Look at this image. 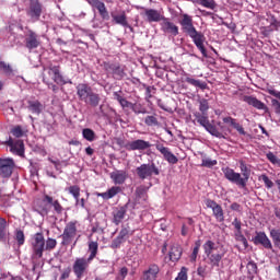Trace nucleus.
Instances as JSON below:
<instances>
[{
	"instance_id": "nucleus-1",
	"label": "nucleus",
	"mask_w": 280,
	"mask_h": 280,
	"mask_svg": "<svg viewBox=\"0 0 280 280\" xmlns=\"http://www.w3.org/2000/svg\"><path fill=\"white\" fill-rule=\"evenodd\" d=\"M179 24L182 26L183 33L192 39L194 44L199 49V51L202 54V56L205 58H207L208 51L205 46L207 38L202 32H199L196 30V27L194 26L192 18L190 15H188L187 13H184L182 15V20L179 21Z\"/></svg>"
},
{
	"instance_id": "nucleus-2",
	"label": "nucleus",
	"mask_w": 280,
	"mask_h": 280,
	"mask_svg": "<svg viewBox=\"0 0 280 280\" xmlns=\"http://www.w3.org/2000/svg\"><path fill=\"white\" fill-rule=\"evenodd\" d=\"M223 176L226 180H229L232 184H235L237 187L245 189L247 187V183L252 175L250 167L244 162L240 161V171L235 172L233 168L226 166L222 168Z\"/></svg>"
},
{
	"instance_id": "nucleus-3",
	"label": "nucleus",
	"mask_w": 280,
	"mask_h": 280,
	"mask_svg": "<svg viewBox=\"0 0 280 280\" xmlns=\"http://www.w3.org/2000/svg\"><path fill=\"white\" fill-rule=\"evenodd\" d=\"M203 250L205 255L208 257V265L212 268H220V264L222 262L223 257L226 255L224 247L218 245L211 240H208L203 244Z\"/></svg>"
},
{
	"instance_id": "nucleus-4",
	"label": "nucleus",
	"mask_w": 280,
	"mask_h": 280,
	"mask_svg": "<svg viewBox=\"0 0 280 280\" xmlns=\"http://www.w3.org/2000/svg\"><path fill=\"white\" fill-rule=\"evenodd\" d=\"M77 94L80 101L92 107H97L102 101L101 95L95 93L93 89L85 83H81L77 86Z\"/></svg>"
},
{
	"instance_id": "nucleus-5",
	"label": "nucleus",
	"mask_w": 280,
	"mask_h": 280,
	"mask_svg": "<svg viewBox=\"0 0 280 280\" xmlns=\"http://www.w3.org/2000/svg\"><path fill=\"white\" fill-rule=\"evenodd\" d=\"M43 82L47 85L51 84L52 82L59 85H65L68 83L65 81V78L60 72V66H49L48 68H44Z\"/></svg>"
},
{
	"instance_id": "nucleus-6",
	"label": "nucleus",
	"mask_w": 280,
	"mask_h": 280,
	"mask_svg": "<svg viewBox=\"0 0 280 280\" xmlns=\"http://www.w3.org/2000/svg\"><path fill=\"white\" fill-rule=\"evenodd\" d=\"M194 116V122L197 121L199 126L206 128V130L209 131L212 137L217 139H225L224 135L221 131H219L214 125L210 124L208 114L196 112Z\"/></svg>"
},
{
	"instance_id": "nucleus-7",
	"label": "nucleus",
	"mask_w": 280,
	"mask_h": 280,
	"mask_svg": "<svg viewBox=\"0 0 280 280\" xmlns=\"http://www.w3.org/2000/svg\"><path fill=\"white\" fill-rule=\"evenodd\" d=\"M116 144L120 148H125L127 151H147L152 148V143L150 141H145L143 139H137L135 141H130L125 144V140L121 138L116 139Z\"/></svg>"
},
{
	"instance_id": "nucleus-8",
	"label": "nucleus",
	"mask_w": 280,
	"mask_h": 280,
	"mask_svg": "<svg viewBox=\"0 0 280 280\" xmlns=\"http://www.w3.org/2000/svg\"><path fill=\"white\" fill-rule=\"evenodd\" d=\"M137 176L142 179H151L152 176L161 175V170L154 162L151 163H143L136 168Z\"/></svg>"
},
{
	"instance_id": "nucleus-9",
	"label": "nucleus",
	"mask_w": 280,
	"mask_h": 280,
	"mask_svg": "<svg viewBox=\"0 0 280 280\" xmlns=\"http://www.w3.org/2000/svg\"><path fill=\"white\" fill-rule=\"evenodd\" d=\"M49 206L54 207V210L56 211L57 214H61L63 211V208L58 200L54 201L52 198L49 197V195H45L44 199L38 202V209H39L38 212L42 215H47L49 211Z\"/></svg>"
},
{
	"instance_id": "nucleus-10",
	"label": "nucleus",
	"mask_w": 280,
	"mask_h": 280,
	"mask_svg": "<svg viewBox=\"0 0 280 280\" xmlns=\"http://www.w3.org/2000/svg\"><path fill=\"white\" fill-rule=\"evenodd\" d=\"M56 245L57 241L54 238H48L45 245L43 233H36V257H43V252L52 250Z\"/></svg>"
},
{
	"instance_id": "nucleus-11",
	"label": "nucleus",
	"mask_w": 280,
	"mask_h": 280,
	"mask_svg": "<svg viewBox=\"0 0 280 280\" xmlns=\"http://www.w3.org/2000/svg\"><path fill=\"white\" fill-rule=\"evenodd\" d=\"M90 265H91V260L84 257H80L75 259L72 269L78 280H81L84 277V275L88 273Z\"/></svg>"
},
{
	"instance_id": "nucleus-12",
	"label": "nucleus",
	"mask_w": 280,
	"mask_h": 280,
	"mask_svg": "<svg viewBox=\"0 0 280 280\" xmlns=\"http://www.w3.org/2000/svg\"><path fill=\"white\" fill-rule=\"evenodd\" d=\"M103 69L107 74H112L115 80H122L127 74L125 68H121L120 63H109L105 61Z\"/></svg>"
},
{
	"instance_id": "nucleus-13",
	"label": "nucleus",
	"mask_w": 280,
	"mask_h": 280,
	"mask_svg": "<svg viewBox=\"0 0 280 280\" xmlns=\"http://www.w3.org/2000/svg\"><path fill=\"white\" fill-rule=\"evenodd\" d=\"M133 235V231H131L130 226L121 225V229L118 235L112 241L110 248H120L121 244H124L127 238Z\"/></svg>"
},
{
	"instance_id": "nucleus-14",
	"label": "nucleus",
	"mask_w": 280,
	"mask_h": 280,
	"mask_svg": "<svg viewBox=\"0 0 280 280\" xmlns=\"http://www.w3.org/2000/svg\"><path fill=\"white\" fill-rule=\"evenodd\" d=\"M77 233H78L77 222H73V221L69 222L63 230V234L61 235L62 237L61 244L65 246H68L69 244H71L74 237L77 236Z\"/></svg>"
},
{
	"instance_id": "nucleus-15",
	"label": "nucleus",
	"mask_w": 280,
	"mask_h": 280,
	"mask_svg": "<svg viewBox=\"0 0 280 280\" xmlns=\"http://www.w3.org/2000/svg\"><path fill=\"white\" fill-rule=\"evenodd\" d=\"M155 149L159 153H161V155L163 156V159L171 165H175L178 163V158L172 153V151L170 150V148L164 147L163 143L161 142H156L155 143Z\"/></svg>"
},
{
	"instance_id": "nucleus-16",
	"label": "nucleus",
	"mask_w": 280,
	"mask_h": 280,
	"mask_svg": "<svg viewBox=\"0 0 280 280\" xmlns=\"http://www.w3.org/2000/svg\"><path fill=\"white\" fill-rule=\"evenodd\" d=\"M161 31L171 37H176L179 34L178 26L173 23L168 18L162 19Z\"/></svg>"
},
{
	"instance_id": "nucleus-17",
	"label": "nucleus",
	"mask_w": 280,
	"mask_h": 280,
	"mask_svg": "<svg viewBox=\"0 0 280 280\" xmlns=\"http://www.w3.org/2000/svg\"><path fill=\"white\" fill-rule=\"evenodd\" d=\"M205 203L209 209H212V215H214V219H217V222L219 223L224 222L225 220L224 210L219 203H217L214 200H211V199H207Z\"/></svg>"
},
{
	"instance_id": "nucleus-18",
	"label": "nucleus",
	"mask_w": 280,
	"mask_h": 280,
	"mask_svg": "<svg viewBox=\"0 0 280 280\" xmlns=\"http://www.w3.org/2000/svg\"><path fill=\"white\" fill-rule=\"evenodd\" d=\"M254 245H262L267 250H272V242L266 234V232H256V235L252 238Z\"/></svg>"
},
{
	"instance_id": "nucleus-19",
	"label": "nucleus",
	"mask_w": 280,
	"mask_h": 280,
	"mask_svg": "<svg viewBox=\"0 0 280 280\" xmlns=\"http://www.w3.org/2000/svg\"><path fill=\"white\" fill-rule=\"evenodd\" d=\"M13 170H14V160L0 159V176H2V178H9V176H12Z\"/></svg>"
},
{
	"instance_id": "nucleus-20",
	"label": "nucleus",
	"mask_w": 280,
	"mask_h": 280,
	"mask_svg": "<svg viewBox=\"0 0 280 280\" xmlns=\"http://www.w3.org/2000/svg\"><path fill=\"white\" fill-rule=\"evenodd\" d=\"M161 273V268L156 264H150L149 267L142 271L141 280H156Z\"/></svg>"
},
{
	"instance_id": "nucleus-21",
	"label": "nucleus",
	"mask_w": 280,
	"mask_h": 280,
	"mask_svg": "<svg viewBox=\"0 0 280 280\" xmlns=\"http://www.w3.org/2000/svg\"><path fill=\"white\" fill-rule=\"evenodd\" d=\"M128 206L129 203L122 206V207H117L113 210L112 212V222L115 224V225H119L120 223H122V221L125 220L126 218V214L128 212Z\"/></svg>"
},
{
	"instance_id": "nucleus-22",
	"label": "nucleus",
	"mask_w": 280,
	"mask_h": 280,
	"mask_svg": "<svg viewBox=\"0 0 280 280\" xmlns=\"http://www.w3.org/2000/svg\"><path fill=\"white\" fill-rule=\"evenodd\" d=\"M5 143L10 147V152H13V154H18L19 156H23V153L25 152V144L23 143V140L9 138Z\"/></svg>"
},
{
	"instance_id": "nucleus-23",
	"label": "nucleus",
	"mask_w": 280,
	"mask_h": 280,
	"mask_svg": "<svg viewBox=\"0 0 280 280\" xmlns=\"http://www.w3.org/2000/svg\"><path fill=\"white\" fill-rule=\"evenodd\" d=\"M86 1L90 3V5H92V8L98 10V14H101V19H103V21H109L110 16L104 2H102L101 0Z\"/></svg>"
},
{
	"instance_id": "nucleus-24",
	"label": "nucleus",
	"mask_w": 280,
	"mask_h": 280,
	"mask_svg": "<svg viewBox=\"0 0 280 280\" xmlns=\"http://www.w3.org/2000/svg\"><path fill=\"white\" fill-rule=\"evenodd\" d=\"M109 178L114 185H124L128 179V172L126 170H116L110 172Z\"/></svg>"
},
{
	"instance_id": "nucleus-25",
	"label": "nucleus",
	"mask_w": 280,
	"mask_h": 280,
	"mask_svg": "<svg viewBox=\"0 0 280 280\" xmlns=\"http://www.w3.org/2000/svg\"><path fill=\"white\" fill-rule=\"evenodd\" d=\"M242 101L247 103L249 106L255 107L258 110H265V112L269 110V107L255 96L244 95L242 97Z\"/></svg>"
},
{
	"instance_id": "nucleus-26",
	"label": "nucleus",
	"mask_w": 280,
	"mask_h": 280,
	"mask_svg": "<svg viewBox=\"0 0 280 280\" xmlns=\"http://www.w3.org/2000/svg\"><path fill=\"white\" fill-rule=\"evenodd\" d=\"M144 14L149 23H159L161 21L163 22L164 20V16L161 14V11L155 9H145Z\"/></svg>"
},
{
	"instance_id": "nucleus-27",
	"label": "nucleus",
	"mask_w": 280,
	"mask_h": 280,
	"mask_svg": "<svg viewBox=\"0 0 280 280\" xmlns=\"http://www.w3.org/2000/svg\"><path fill=\"white\" fill-rule=\"evenodd\" d=\"M122 192L121 186H112L105 192H97L96 196L103 198L104 200H109L116 197L118 194Z\"/></svg>"
},
{
	"instance_id": "nucleus-28",
	"label": "nucleus",
	"mask_w": 280,
	"mask_h": 280,
	"mask_svg": "<svg viewBox=\"0 0 280 280\" xmlns=\"http://www.w3.org/2000/svg\"><path fill=\"white\" fill-rule=\"evenodd\" d=\"M223 122L230 124V126H232V128H234V130H236V132H238V135H243V136L247 135L244 127L240 122H237L236 119H234L232 117H224Z\"/></svg>"
},
{
	"instance_id": "nucleus-29",
	"label": "nucleus",
	"mask_w": 280,
	"mask_h": 280,
	"mask_svg": "<svg viewBox=\"0 0 280 280\" xmlns=\"http://www.w3.org/2000/svg\"><path fill=\"white\" fill-rule=\"evenodd\" d=\"M183 254V248L178 244H174L170 249V260L177 262Z\"/></svg>"
},
{
	"instance_id": "nucleus-30",
	"label": "nucleus",
	"mask_w": 280,
	"mask_h": 280,
	"mask_svg": "<svg viewBox=\"0 0 280 280\" xmlns=\"http://www.w3.org/2000/svg\"><path fill=\"white\" fill-rule=\"evenodd\" d=\"M112 19H113V22L116 25H120L122 27L128 26V20H127L126 11H121V14H119V15H116V14L112 13Z\"/></svg>"
},
{
	"instance_id": "nucleus-31",
	"label": "nucleus",
	"mask_w": 280,
	"mask_h": 280,
	"mask_svg": "<svg viewBox=\"0 0 280 280\" xmlns=\"http://www.w3.org/2000/svg\"><path fill=\"white\" fill-rule=\"evenodd\" d=\"M246 269L248 279L254 280L255 276L258 273V265L254 260H250L247 262Z\"/></svg>"
},
{
	"instance_id": "nucleus-32",
	"label": "nucleus",
	"mask_w": 280,
	"mask_h": 280,
	"mask_svg": "<svg viewBox=\"0 0 280 280\" xmlns=\"http://www.w3.org/2000/svg\"><path fill=\"white\" fill-rule=\"evenodd\" d=\"M89 253H90V256H89V261H93L95 259V257L97 256V253H98V243L97 242H94V241H90L89 243Z\"/></svg>"
},
{
	"instance_id": "nucleus-33",
	"label": "nucleus",
	"mask_w": 280,
	"mask_h": 280,
	"mask_svg": "<svg viewBox=\"0 0 280 280\" xmlns=\"http://www.w3.org/2000/svg\"><path fill=\"white\" fill-rule=\"evenodd\" d=\"M184 75H186L185 82H187L188 84L195 86V88H199L201 90H206L207 89V83L201 82L200 80H196L192 78H189L188 74H186V72L184 73Z\"/></svg>"
},
{
	"instance_id": "nucleus-34",
	"label": "nucleus",
	"mask_w": 280,
	"mask_h": 280,
	"mask_svg": "<svg viewBox=\"0 0 280 280\" xmlns=\"http://www.w3.org/2000/svg\"><path fill=\"white\" fill-rule=\"evenodd\" d=\"M66 190L73 196V198L75 199V203L77 206H79V198H80V192H81V188L80 186H69L68 188H66Z\"/></svg>"
},
{
	"instance_id": "nucleus-35",
	"label": "nucleus",
	"mask_w": 280,
	"mask_h": 280,
	"mask_svg": "<svg viewBox=\"0 0 280 280\" xmlns=\"http://www.w3.org/2000/svg\"><path fill=\"white\" fill-rule=\"evenodd\" d=\"M198 5H202V8H208V10H215L218 4L214 0H197Z\"/></svg>"
},
{
	"instance_id": "nucleus-36",
	"label": "nucleus",
	"mask_w": 280,
	"mask_h": 280,
	"mask_svg": "<svg viewBox=\"0 0 280 280\" xmlns=\"http://www.w3.org/2000/svg\"><path fill=\"white\" fill-rule=\"evenodd\" d=\"M82 135L86 141H89V142L95 141L96 135H95L94 130H92L90 128H85V129H83Z\"/></svg>"
},
{
	"instance_id": "nucleus-37",
	"label": "nucleus",
	"mask_w": 280,
	"mask_h": 280,
	"mask_svg": "<svg viewBox=\"0 0 280 280\" xmlns=\"http://www.w3.org/2000/svg\"><path fill=\"white\" fill-rule=\"evenodd\" d=\"M270 237L273 241V244L280 248V230L279 229H271L270 230Z\"/></svg>"
},
{
	"instance_id": "nucleus-38",
	"label": "nucleus",
	"mask_w": 280,
	"mask_h": 280,
	"mask_svg": "<svg viewBox=\"0 0 280 280\" xmlns=\"http://www.w3.org/2000/svg\"><path fill=\"white\" fill-rule=\"evenodd\" d=\"M258 180H262L267 189H271L272 187H275V182H272V179H270L267 174L259 175Z\"/></svg>"
},
{
	"instance_id": "nucleus-39",
	"label": "nucleus",
	"mask_w": 280,
	"mask_h": 280,
	"mask_svg": "<svg viewBox=\"0 0 280 280\" xmlns=\"http://www.w3.org/2000/svg\"><path fill=\"white\" fill-rule=\"evenodd\" d=\"M131 110H132L136 115H139V114H148L147 107H144V106H143L142 104H140V103H132Z\"/></svg>"
},
{
	"instance_id": "nucleus-40",
	"label": "nucleus",
	"mask_w": 280,
	"mask_h": 280,
	"mask_svg": "<svg viewBox=\"0 0 280 280\" xmlns=\"http://www.w3.org/2000/svg\"><path fill=\"white\" fill-rule=\"evenodd\" d=\"M26 47L27 49H36V34L31 33L28 37H26Z\"/></svg>"
},
{
	"instance_id": "nucleus-41",
	"label": "nucleus",
	"mask_w": 280,
	"mask_h": 280,
	"mask_svg": "<svg viewBox=\"0 0 280 280\" xmlns=\"http://www.w3.org/2000/svg\"><path fill=\"white\" fill-rule=\"evenodd\" d=\"M199 110L201 112L200 114H208V110L210 108L208 100L201 98L199 100Z\"/></svg>"
},
{
	"instance_id": "nucleus-42",
	"label": "nucleus",
	"mask_w": 280,
	"mask_h": 280,
	"mask_svg": "<svg viewBox=\"0 0 280 280\" xmlns=\"http://www.w3.org/2000/svg\"><path fill=\"white\" fill-rule=\"evenodd\" d=\"M144 124L149 127L159 126V118L156 116H147L144 118Z\"/></svg>"
},
{
	"instance_id": "nucleus-43",
	"label": "nucleus",
	"mask_w": 280,
	"mask_h": 280,
	"mask_svg": "<svg viewBox=\"0 0 280 280\" xmlns=\"http://www.w3.org/2000/svg\"><path fill=\"white\" fill-rule=\"evenodd\" d=\"M11 135L15 137L16 139H21L23 135H25V131H23V128L21 126H15L13 129H11Z\"/></svg>"
},
{
	"instance_id": "nucleus-44",
	"label": "nucleus",
	"mask_w": 280,
	"mask_h": 280,
	"mask_svg": "<svg viewBox=\"0 0 280 280\" xmlns=\"http://www.w3.org/2000/svg\"><path fill=\"white\" fill-rule=\"evenodd\" d=\"M8 226V221L4 218H0V240L5 237V228Z\"/></svg>"
},
{
	"instance_id": "nucleus-45",
	"label": "nucleus",
	"mask_w": 280,
	"mask_h": 280,
	"mask_svg": "<svg viewBox=\"0 0 280 280\" xmlns=\"http://www.w3.org/2000/svg\"><path fill=\"white\" fill-rule=\"evenodd\" d=\"M0 70L7 73V75L12 74V66L5 63V61H0Z\"/></svg>"
},
{
	"instance_id": "nucleus-46",
	"label": "nucleus",
	"mask_w": 280,
	"mask_h": 280,
	"mask_svg": "<svg viewBox=\"0 0 280 280\" xmlns=\"http://www.w3.org/2000/svg\"><path fill=\"white\" fill-rule=\"evenodd\" d=\"M218 164L217 160H211V159H202V164L201 166L212 168Z\"/></svg>"
},
{
	"instance_id": "nucleus-47",
	"label": "nucleus",
	"mask_w": 280,
	"mask_h": 280,
	"mask_svg": "<svg viewBox=\"0 0 280 280\" xmlns=\"http://www.w3.org/2000/svg\"><path fill=\"white\" fill-rule=\"evenodd\" d=\"M187 273H188V268L182 267V270L179 271L175 280H188Z\"/></svg>"
},
{
	"instance_id": "nucleus-48",
	"label": "nucleus",
	"mask_w": 280,
	"mask_h": 280,
	"mask_svg": "<svg viewBox=\"0 0 280 280\" xmlns=\"http://www.w3.org/2000/svg\"><path fill=\"white\" fill-rule=\"evenodd\" d=\"M219 20L221 21V25H223L224 27H226L228 30L234 32L236 30V24L234 22H225L223 18H219Z\"/></svg>"
},
{
	"instance_id": "nucleus-49",
	"label": "nucleus",
	"mask_w": 280,
	"mask_h": 280,
	"mask_svg": "<svg viewBox=\"0 0 280 280\" xmlns=\"http://www.w3.org/2000/svg\"><path fill=\"white\" fill-rule=\"evenodd\" d=\"M236 240L243 244L244 248H248V241L242 233L236 234Z\"/></svg>"
},
{
	"instance_id": "nucleus-50",
	"label": "nucleus",
	"mask_w": 280,
	"mask_h": 280,
	"mask_svg": "<svg viewBox=\"0 0 280 280\" xmlns=\"http://www.w3.org/2000/svg\"><path fill=\"white\" fill-rule=\"evenodd\" d=\"M15 240L19 243L20 246L25 243V234H23V231H18L16 232Z\"/></svg>"
},
{
	"instance_id": "nucleus-51",
	"label": "nucleus",
	"mask_w": 280,
	"mask_h": 280,
	"mask_svg": "<svg viewBox=\"0 0 280 280\" xmlns=\"http://www.w3.org/2000/svg\"><path fill=\"white\" fill-rule=\"evenodd\" d=\"M232 225L236 230L237 234L242 233V222L237 218L233 220Z\"/></svg>"
},
{
	"instance_id": "nucleus-52",
	"label": "nucleus",
	"mask_w": 280,
	"mask_h": 280,
	"mask_svg": "<svg viewBox=\"0 0 280 280\" xmlns=\"http://www.w3.org/2000/svg\"><path fill=\"white\" fill-rule=\"evenodd\" d=\"M28 15H31L32 19H34V16H36V4H34V0L31 1Z\"/></svg>"
},
{
	"instance_id": "nucleus-53",
	"label": "nucleus",
	"mask_w": 280,
	"mask_h": 280,
	"mask_svg": "<svg viewBox=\"0 0 280 280\" xmlns=\"http://www.w3.org/2000/svg\"><path fill=\"white\" fill-rule=\"evenodd\" d=\"M70 273H71V268L68 267L66 268L62 273H61V277H60V280H67L70 278Z\"/></svg>"
},
{
	"instance_id": "nucleus-54",
	"label": "nucleus",
	"mask_w": 280,
	"mask_h": 280,
	"mask_svg": "<svg viewBox=\"0 0 280 280\" xmlns=\"http://www.w3.org/2000/svg\"><path fill=\"white\" fill-rule=\"evenodd\" d=\"M119 105L121 106V108H132L133 103L127 101L126 98H124L122 101L119 102Z\"/></svg>"
},
{
	"instance_id": "nucleus-55",
	"label": "nucleus",
	"mask_w": 280,
	"mask_h": 280,
	"mask_svg": "<svg viewBox=\"0 0 280 280\" xmlns=\"http://www.w3.org/2000/svg\"><path fill=\"white\" fill-rule=\"evenodd\" d=\"M271 105L275 112L280 115V102L278 100H271Z\"/></svg>"
},
{
	"instance_id": "nucleus-56",
	"label": "nucleus",
	"mask_w": 280,
	"mask_h": 280,
	"mask_svg": "<svg viewBox=\"0 0 280 280\" xmlns=\"http://www.w3.org/2000/svg\"><path fill=\"white\" fill-rule=\"evenodd\" d=\"M271 105L275 112L280 115V102L278 100H271Z\"/></svg>"
},
{
	"instance_id": "nucleus-57",
	"label": "nucleus",
	"mask_w": 280,
	"mask_h": 280,
	"mask_svg": "<svg viewBox=\"0 0 280 280\" xmlns=\"http://www.w3.org/2000/svg\"><path fill=\"white\" fill-rule=\"evenodd\" d=\"M267 93L271 96H275L276 98H278L280 101V92L275 90V89H268Z\"/></svg>"
},
{
	"instance_id": "nucleus-58",
	"label": "nucleus",
	"mask_w": 280,
	"mask_h": 280,
	"mask_svg": "<svg viewBox=\"0 0 280 280\" xmlns=\"http://www.w3.org/2000/svg\"><path fill=\"white\" fill-rule=\"evenodd\" d=\"M267 159H268V161L271 163V164H276L277 163V155H275V153H272V152H269V153H267Z\"/></svg>"
},
{
	"instance_id": "nucleus-59",
	"label": "nucleus",
	"mask_w": 280,
	"mask_h": 280,
	"mask_svg": "<svg viewBox=\"0 0 280 280\" xmlns=\"http://www.w3.org/2000/svg\"><path fill=\"white\" fill-rule=\"evenodd\" d=\"M154 86H145V96L148 100L152 98V91H154Z\"/></svg>"
},
{
	"instance_id": "nucleus-60",
	"label": "nucleus",
	"mask_w": 280,
	"mask_h": 280,
	"mask_svg": "<svg viewBox=\"0 0 280 280\" xmlns=\"http://www.w3.org/2000/svg\"><path fill=\"white\" fill-rule=\"evenodd\" d=\"M230 209L232 211H236V212H241L242 211V206L237 202H233L231 206H230Z\"/></svg>"
},
{
	"instance_id": "nucleus-61",
	"label": "nucleus",
	"mask_w": 280,
	"mask_h": 280,
	"mask_svg": "<svg viewBox=\"0 0 280 280\" xmlns=\"http://www.w3.org/2000/svg\"><path fill=\"white\" fill-rule=\"evenodd\" d=\"M129 273V269L127 267H121L119 270V275L122 279H126Z\"/></svg>"
},
{
	"instance_id": "nucleus-62",
	"label": "nucleus",
	"mask_w": 280,
	"mask_h": 280,
	"mask_svg": "<svg viewBox=\"0 0 280 280\" xmlns=\"http://www.w3.org/2000/svg\"><path fill=\"white\" fill-rule=\"evenodd\" d=\"M121 91L113 93L114 100H116L118 103H120L125 98L124 96H121Z\"/></svg>"
},
{
	"instance_id": "nucleus-63",
	"label": "nucleus",
	"mask_w": 280,
	"mask_h": 280,
	"mask_svg": "<svg viewBox=\"0 0 280 280\" xmlns=\"http://www.w3.org/2000/svg\"><path fill=\"white\" fill-rule=\"evenodd\" d=\"M188 232H189V229H188L187 225L184 223V224L182 225L180 234H182L183 236H187Z\"/></svg>"
},
{
	"instance_id": "nucleus-64",
	"label": "nucleus",
	"mask_w": 280,
	"mask_h": 280,
	"mask_svg": "<svg viewBox=\"0 0 280 280\" xmlns=\"http://www.w3.org/2000/svg\"><path fill=\"white\" fill-rule=\"evenodd\" d=\"M198 253H199V249L195 248L194 247V250H192V254H191V261H196L197 257H198Z\"/></svg>"
}]
</instances>
